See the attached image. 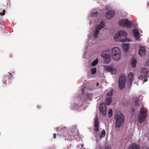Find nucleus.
<instances>
[{
	"mask_svg": "<svg viewBox=\"0 0 149 149\" xmlns=\"http://www.w3.org/2000/svg\"><path fill=\"white\" fill-rule=\"evenodd\" d=\"M130 63L133 68H135L137 63L136 60L135 59H132Z\"/></svg>",
	"mask_w": 149,
	"mask_h": 149,
	"instance_id": "22",
	"label": "nucleus"
},
{
	"mask_svg": "<svg viewBox=\"0 0 149 149\" xmlns=\"http://www.w3.org/2000/svg\"><path fill=\"white\" fill-rule=\"evenodd\" d=\"M105 149H111V148L110 146H108Z\"/></svg>",
	"mask_w": 149,
	"mask_h": 149,
	"instance_id": "32",
	"label": "nucleus"
},
{
	"mask_svg": "<svg viewBox=\"0 0 149 149\" xmlns=\"http://www.w3.org/2000/svg\"><path fill=\"white\" fill-rule=\"evenodd\" d=\"M7 78V79L6 80H5L4 82L3 83L5 84H9V80H8V77L6 75H4V78Z\"/></svg>",
	"mask_w": 149,
	"mask_h": 149,
	"instance_id": "27",
	"label": "nucleus"
},
{
	"mask_svg": "<svg viewBox=\"0 0 149 149\" xmlns=\"http://www.w3.org/2000/svg\"><path fill=\"white\" fill-rule=\"evenodd\" d=\"M96 71V69L95 68H94L91 70V73L93 74H95Z\"/></svg>",
	"mask_w": 149,
	"mask_h": 149,
	"instance_id": "29",
	"label": "nucleus"
},
{
	"mask_svg": "<svg viewBox=\"0 0 149 149\" xmlns=\"http://www.w3.org/2000/svg\"><path fill=\"white\" fill-rule=\"evenodd\" d=\"M99 85V83H97V84H96V86H98Z\"/></svg>",
	"mask_w": 149,
	"mask_h": 149,
	"instance_id": "37",
	"label": "nucleus"
},
{
	"mask_svg": "<svg viewBox=\"0 0 149 149\" xmlns=\"http://www.w3.org/2000/svg\"><path fill=\"white\" fill-rule=\"evenodd\" d=\"M129 45L130 44L129 43L123 44V48L124 49L125 52H127L128 51L129 49Z\"/></svg>",
	"mask_w": 149,
	"mask_h": 149,
	"instance_id": "21",
	"label": "nucleus"
},
{
	"mask_svg": "<svg viewBox=\"0 0 149 149\" xmlns=\"http://www.w3.org/2000/svg\"><path fill=\"white\" fill-rule=\"evenodd\" d=\"M56 134H54L53 135L54 138V139H56Z\"/></svg>",
	"mask_w": 149,
	"mask_h": 149,
	"instance_id": "34",
	"label": "nucleus"
},
{
	"mask_svg": "<svg viewBox=\"0 0 149 149\" xmlns=\"http://www.w3.org/2000/svg\"><path fill=\"white\" fill-rule=\"evenodd\" d=\"M146 52V50L145 47H139V54L141 56H142L144 55Z\"/></svg>",
	"mask_w": 149,
	"mask_h": 149,
	"instance_id": "17",
	"label": "nucleus"
},
{
	"mask_svg": "<svg viewBox=\"0 0 149 149\" xmlns=\"http://www.w3.org/2000/svg\"><path fill=\"white\" fill-rule=\"evenodd\" d=\"M99 122L98 119L96 118L95 120L94 126L95 127L93 128V130L94 131V133H96L97 136H98L100 135V133L98 132L99 131Z\"/></svg>",
	"mask_w": 149,
	"mask_h": 149,
	"instance_id": "9",
	"label": "nucleus"
},
{
	"mask_svg": "<svg viewBox=\"0 0 149 149\" xmlns=\"http://www.w3.org/2000/svg\"><path fill=\"white\" fill-rule=\"evenodd\" d=\"M6 11L5 10H3L2 13H0V15H5Z\"/></svg>",
	"mask_w": 149,
	"mask_h": 149,
	"instance_id": "30",
	"label": "nucleus"
},
{
	"mask_svg": "<svg viewBox=\"0 0 149 149\" xmlns=\"http://www.w3.org/2000/svg\"><path fill=\"white\" fill-rule=\"evenodd\" d=\"M99 109L103 115H105L106 113L107 107L105 104L101 103L99 106Z\"/></svg>",
	"mask_w": 149,
	"mask_h": 149,
	"instance_id": "11",
	"label": "nucleus"
},
{
	"mask_svg": "<svg viewBox=\"0 0 149 149\" xmlns=\"http://www.w3.org/2000/svg\"><path fill=\"white\" fill-rule=\"evenodd\" d=\"M104 70L107 72H110L111 73H113L114 70L111 66L106 65L104 67Z\"/></svg>",
	"mask_w": 149,
	"mask_h": 149,
	"instance_id": "15",
	"label": "nucleus"
},
{
	"mask_svg": "<svg viewBox=\"0 0 149 149\" xmlns=\"http://www.w3.org/2000/svg\"><path fill=\"white\" fill-rule=\"evenodd\" d=\"M91 94H87L86 95L84 96V98L86 97V99L84 100V101L86 102V101L89 100L90 99V96Z\"/></svg>",
	"mask_w": 149,
	"mask_h": 149,
	"instance_id": "24",
	"label": "nucleus"
},
{
	"mask_svg": "<svg viewBox=\"0 0 149 149\" xmlns=\"http://www.w3.org/2000/svg\"><path fill=\"white\" fill-rule=\"evenodd\" d=\"M148 72V69L146 68H142L141 70L140 74L139 76V78H144L147 75Z\"/></svg>",
	"mask_w": 149,
	"mask_h": 149,
	"instance_id": "10",
	"label": "nucleus"
},
{
	"mask_svg": "<svg viewBox=\"0 0 149 149\" xmlns=\"http://www.w3.org/2000/svg\"><path fill=\"white\" fill-rule=\"evenodd\" d=\"M128 149H140V148L138 144L134 143L130 145Z\"/></svg>",
	"mask_w": 149,
	"mask_h": 149,
	"instance_id": "16",
	"label": "nucleus"
},
{
	"mask_svg": "<svg viewBox=\"0 0 149 149\" xmlns=\"http://www.w3.org/2000/svg\"><path fill=\"white\" fill-rule=\"evenodd\" d=\"M81 91L82 94H83L84 92V88H82L81 89Z\"/></svg>",
	"mask_w": 149,
	"mask_h": 149,
	"instance_id": "31",
	"label": "nucleus"
},
{
	"mask_svg": "<svg viewBox=\"0 0 149 149\" xmlns=\"http://www.w3.org/2000/svg\"><path fill=\"white\" fill-rule=\"evenodd\" d=\"M83 146V145L81 146V147H82Z\"/></svg>",
	"mask_w": 149,
	"mask_h": 149,
	"instance_id": "39",
	"label": "nucleus"
},
{
	"mask_svg": "<svg viewBox=\"0 0 149 149\" xmlns=\"http://www.w3.org/2000/svg\"><path fill=\"white\" fill-rule=\"evenodd\" d=\"M115 14V11L113 10H109L107 12L106 14V17L108 19L112 18Z\"/></svg>",
	"mask_w": 149,
	"mask_h": 149,
	"instance_id": "13",
	"label": "nucleus"
},
{
	"mask_svg": "<svg viewBox=\"0 0 149 149\" xmlns=\"http://www.w3.org/2000/svg\"><path fill=\"white\" fill-rule=\"evenodd\" d=\"M115 118L116 121V127L117 130V128H119L121 126L122 123L124 121L125 118L123 116L120 112H119L116 114Z\"/></svg>",
	"mask_w": 149,
	"mask_h": 149,
	"instance_id": "2",
	"label": "nucleus"
},
{
	"mask_svg": "<svg viewBox=\"0 0 149 149\" xmlns=\"http://www.w3.org/2000/svg\"><path fill=\"white\" fill-rule=\"evenodd\" d=\"M134 35L136 40H138L140 37L139 33L138 30L136 29H135L133 31Z\"/></svg>",
	"mask_w": 149,
	"mask_h": 149,
	"instance_id": "18",
	"label": "nucleus"
},
{
	"mask_svg": "<svg viewBox=\"0 0 149 149\" xmlns=\"http://www.w3.org/2000/svg\"><path fill=\"white\" fill-rule=\"evenodd\" d=\"M101 56L103 58H104V62L106 64H108L110 62L111 57L109 54L105 53H102L101 54Z\"/></svg>",
	"mask_w": 149,
	"mask_h": 149,
	"instance_id": "12",
	"label": "nucleus"
},
{
	"mask_svg": "<svg viewBox=\"0 0 149 149\" xmlns=\"http://www.w3.org/2000/svg\"><path fill=\"white\" fill-rule=\"evenodd\" d=\"M127 35V34L125 31L120 30L118 33L115 36L114 38L116 41H119L122 42H130V40L125 37Z\"/></svg>",
	"mask_w": 149,
	"mask_h": 149,
	"instance_id": "1",
	"label": "nucleus"
},
{
	"mask_svg": "<svg viewBox=\"0 0 149 149\" xmlns=\"http://www.w3.org/2000/svg\"><path fill=\"white\" fill-rule=\"evenodd\" d=\"M134 108H133L132 109V112H134Z\"/></svg>",
	"mask_w": 149,
	"mask_h": 149,
	"instance_id": "36",
	"label": "nucleus"
},
{
	"mask_svg": "<svg viewBox=\"0 0 149 149\" xmlns=\"http://www.w3.org/2000/svg\"><path fill=\"white\" fill-rule=\"evenodd\" d=\"M105 24L104 22L101 21L99 26L96 27L95 31L93 32V36L95 38H97V34L99 33L100 31L104 27Z\"/></svg>",
	"mask_w": 149,
	"mask_h": 149,
	"instance_id": "7",
	"label": "nucleus"
},
{
	"mask_svg": "<svg viewBox=\"0 0 149 149\" xmlns=\"http://www.w3.org/2000/svg\"><path fill=\"white\" fill-rule=\"evenodd\" d=\"M147 80H148V79H144V80L143 81H144V82H145L147 81Z\"/></svg>",
	"mask_w": 149,
	"mask_h": 149,
	"instance_id": "35",
	"label": "nucleus"
},
{
	"mask_svg": "<svg viewBox=\"0 0 149 149\" xmlns=\"http://www.w3.org/2000/svg\"><path fill=\"white\" fill-rule=\"evenodd\" d=\"M8 74H11L10 73H8Z\"/></svg>",
	"mask_w": 149,
	"mask_h": 149,
	"instance_id": "40",
	"label": "nucleus"
},
{
	"mask_svg": "<svg viewBox=\"0 0 149 149\" xmlns=\"http://www.w3.org/2000/svg\"><path fill=\"white\" fill-rule=\"evenodd\" d=\"M105 131L104 130H102V132L100 136V138H102L103 137H104L105 136Z\"/></svg>",
	"mask_w": 149,
	"mask_h": 149,
	"instance_id": "25",
	"label": "nucleus"
},
{
	"mask_svg": "<svg viewBox=\"0 0 149 149\" xmlns=\"http://www.w3.org/2000/svg\"><path fill=\"white\" fill-rule=\"evenodd\" d=\"M113 90L111 89L109 92L107 94L105 103L107 105L110 104L112 102L111 97L113 95Z\"/></svg>",
	"mask_w": 149,
	"mask_h": 149,
	"instance_id": "8",
	"label": "nucleus"
},
{
	"mask_svg": "<svg viewBox=\"0 0 149 149\" xmlns=\"http://www.w3.org/2000/svg\"><path fill=\"white\" fill-rule=\"evenodd\" d=\"M146 149H148V147H146Z\"/></svg>",
	"mask_w": 149,
	"mask_h": 149,
	"instance_id": "38",
	"label": "nucleus"
},
{
	"mask_svg": "<svg viewBox=\"0 0 149 149\" xmlns=\"http://www.w3.org/2000/svg\"><path fill=\"white\" fill-rule=\"evenodd\" d=\"M98 15V12L96 11L95 10H93L91 13V16L93 17H95Z\"/></svg>",
	"mask_w": 149,
	"mask_h": 149,
	"instance_id": "23",
	"label": "nucleus"
},
{
	"mask_svg": "<svg viewBox=\"0 0 149 149\" xmlns=\"http://www.w3.org/2000/svg\"><path fill=\"white\" fill-rule=\"evenodd\" d=\"M133 74L132 72H130L128 74L127 79L130 83V85L132 84V82L133 80Z\"/></svg>",
	"mask_w": 149,
	"mask_h": 149,
	"instance_id": "19",
	"label": "nucleus"
},
{
	"mask_svg": "<svg viewBox=\"0 0 149 149\" xmlns=\"http://www.w3.org/2000/svg\"><path fill=\"white\" fill-rule=\"evenodd\" d=\"M147 109L144 108L141 109L138 117V120L140 123H142L145 121L147 116Z\"/></svg>",
	"mask_w": 149,
	"mask_h": 149,
	"instance_id": "4",
	"label": "nucleus"
},
{
	"mask_svg": "<svg viewBox=\"0 0 149 149\" xmlns=\"http://www.w3.org/2000/svg\"><path fill=\"white\" fill-rule=\"evenodd\" d=\"M112 58L115 61H118L121 58V52L119 49L115 47L112 49L111 51Z\"/></svg>",
	"mask_w": 149,
	"mask_h": 149,
	"instance_id": "3",
	"label": "nucleus"
},
{
	"mask_svg": "<svg viewBox=\"0 0 149 149\" xmlns=\"http://www.w3.org/2000/svg\"><path fill=\"white\" fill-rule=\"evenodd\" d=\"M109 118H110L112 115V110L111 109H110L109 110Z\"/></svg>",
	"mask_w": 149,
	"mask_h": 149,
	"instance_id": "28",
	"label": "nucleus"
},
{
	"mask_svg": "<svg viewBox=\"0 0 149 149\" xmlns=\"http://www.w3.org/2000/svg\"><path fill=\"white\" fill-rule=\"evenodd\" d=\"M57 130L58 131V134H59V135H61L62 134H64V133L67 132L65 127H64L63 128L58 127L57 128Z\"/></svg>",
	"mask_w": 149,
	"mask_h": 149,
	"instance_id": "14",
	"label": "nucleus"
},
{
	"mask_svg": "<svg viewBox=\"0 0 149 149\" xmlns=\"http://www.w3.org/2000/svg\"><path fill=\"white\" fill-rule=\"evenodd\" d=\"M126 78L124 74H121L119 77L118 81V86L120 90H123L124 88Z\"/></svg>",
	"mask_w": 149,
	"mask_h": 149,
	"instance_id": "6",
	"label": "nucleus"
},
{
	"mask_svg": "<svg viewBox=\"0 0 149 149\" xmlns=\"http://www.w3.org/2000/svg\"><path fill=\"white\" fill-rule=\"evenodd\" d=\"M98 62V60L97 59H96L93 61L91 63L92 66H94L97 65Z\"/></svg>",
	"mask_w": 149,
	"mask_h": 149,
	"instance_id": "26",
	"label": "nucleus"
},
{
	"mask_svg": "<svg viewBox=\"0 0 149 149\" xmlns=\"http://www.w3.org/2000/svg\"><path fill=\"white\" fill-rule=\"evenodd\" d=\"M146 64L147 66H149V60L146 62Z\"/></svg>",
	"mask_w": 149,
	"mask_h": 149,
	"instance_id": "33",
	"label": "nucleus"
},
{
	"mask_svg": "<svg viewBox=\"0 0 149 149\" xmlns=\"http://www.w3.org/2000/svg\"><path fill=\"white\" fill-rule=\"evenodd\" d=\"M134 21H129L127 19H123L120 20L118 24L121 26L130 28L132 27Z\"/></svg>",
	"mask_w": 149,
	"mask_h": 149,
	"instance_id": "5",
	"label": "nucleus"
},
{
	"mask_svg": "<svg viewBox=\"0 0 149 149\" xmlns=\"http://www.w3.org/2000/svg\"><path fill=\"white\" fill-rule=\"evenodd\" d=\"M73 130L72 129L71 130L72 132H69V134H68V136L69 137H70L71 139H72L74 138V137L76 135V133L74 132Z\"/></svg>",
	"mask_w": 149,
	"mask_h": 149,
	"instance_id": "20",
	"label": "nucleus"
}]
</instances>
